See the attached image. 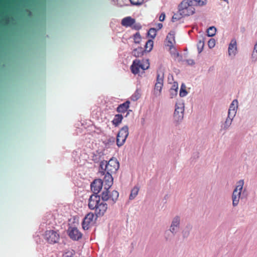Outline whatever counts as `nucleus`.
I'll return each instance as SVG.
<instances>
[{"label": "nucleus", "mask_w": 257, "mask_h": 257, "mask_svg": "<svg viewBox=\"0 0 257 257\" xmlns=\"http://www.w3.org/2000/svg\"><path fill=\"white\" fill-rule=\"evenodd\" d=\"M118 196V192L115 190H113L110 194L109 189H104L101 194V199L104 200V202L110 200L112 203H114L117 200Z\"/></svg>", "instance_id": "obj_8"}, {"label": "nucleus", "mask_w": 257, "mask_h": 257, "mask_svg": "<svg viewBox=\"0 0 257 257\" xmlns=\"http://www.w3.org/2000/svg\"><path fill=\"white\" fill-rule=\"evenodd\" d=\"M237 111H231V110H228V114H227V118H229L231 120H233L234 117H235Z\"/></svg>", "instance_id": "obj_35"}, {"label": "nucleus", "mask_w": 257, "mask_h": 257, "mask_svg": "<svg viewBox=\"0 0 257 257\" xmlns=\"http://www.w3.org/2000/svg\"><path fill=\"white\" fill-rule=\"evenodd\" d=\"M251 59L252 61L255 62L257 60V53H255L254 52H253L251 55Z\"/></svg>", "instance_id": "obj_42"}, {"label": "nucleus", "mask_w": 257, "mask_h": 257, "mask_svg": "<svg viewBox=\"0 0 257 257\" xmlns=\"http://www.w3.org/2000/svg\"><path fill=\"white\" fill-rule=\"evenodd\" d=\"M208 45L209 48H213L215 45V40L214 39L211 38L208 42Z\"/></svg>", "instance_id": "obj_38"}, {"label": "nucleus", "mask_w": 257, "mask_h": 257, "mask_svg": "<svg viewBox=\"0 0 257 257\" xmlns=\"http://www.w3.org/2000/svg\"><path fill=\"white\" fill-rule=\"evenodd\" d=\"M223 1H224V2H227V3H228V0H223Z\"/></svg>", "instance_id": "obj_48"}, {"label": "nucleus", "mask_w": 257, "mask_h": 257, "mask_svg": "<svg viewBox=\"0 0 257 257\" xmlns=\"http://www.w3.org/2000/svg\"><path fill=\"white\" fill-rule=\"evenodd\" d=\"M204 46V38H202V39L199 40L197 43V47L198 49V53L200 54L203 50Z\"/></svg>", "instance_id": "obj_28"}, {"label": "nucleus", "mask_w": 257, "mask_h": 257, "mask_svg": "<svg viewBox=\"0 0 257 257\" xmlns=\"http://www.w3.org/2000/svg\"><path fill=\"white\" fill-rule=\"evenodd\" d=\"M139 191V187L135 186L131 190V194L129 196V199L130 200L134 199L136 196L138 195Z\"/></svg>", "instance_id": "obj_25"}, {"label": "nucleus", "mask_w": 257, "mask_h": 257, "mask_svg": "<svg viewBox=\"0 0 257 257\" xmlns=\"http://www.w3.org/2000/svg\"><path fill=\"white\" fill-rule=\"evenodd\" d=\"M99 173L104 175L103 178V186L104 189H109L113 184V179L111 174L106 173L104 171H99Z\"/></svg>", "instance_id": "obj_11"}, {"label": "nucleus", "mask_w": 257, "mask_h": 257, "mask_svg": "<svg viewBox=\"0 0 257 257\" xmlns=\"http://www.w3.org/2000/svg\"><path fill=\"white\" fill-rule=\"evenodd\" d=\"M141 93L140 90H137L131 96V99L134 101H136L141 97Z\"/></svg>", "instance_id": "obj_33"}, {"label": "nucleus", "mask_w": 257, "mask_h": 257, "mask_svg": "<svg viewBox=\"0 0 257 257\" xmlns=\"http://www.w3.org/2000/svg\"><path fill=\"white\" fill-rule=\"evenodd\" d=\"M168 47H169V51H170V53L171 56H173L176 52H178L174 45H172V46Z\"/></svg>", "instance_id": "obj_37"}, {"label": "nucleus", "mask_w": 257, "mask_h": 257, "mask_svg": "<svg viewBox=\"0 0 257 257\" xmlns=\"http://www.w3.org/2000/svg\"><path fill=\"white\" fill-rule=\"evenodd\" d=\"M161 15H162V22H163V21L164 20V19H165V14H164V13H162Z\"/></svg>", "instance_id": "obj_45"}, {"label": "nucleus", "mask_w": 257, "mask_h": 257, "mask_svg": "<svg viewBox=\"0 0 257 257\" xmlns=\"http://www.w3.org/2000/svg\"><path fill=\"white\" fill-rule=\"evenodd\" d=\"M170 197V195L169 194H166V195H165L164 197V199L166 201Z\"/></svg>", "instance_id": "obj_44"}, {"label": "nucleus", "mask_w": 257, "mask_h": 257, "mask_svg": "<svg viewBox=\"0 0 257 257\" xmlns=\"http://www.w3.org/2000/svg\"><path fill=\"white\" fill-rule=\"evenodd\" d=\"M231 198L232 200V206L233 207L237 206L239 203L240 198L233 192H232Z\"/></svg>", "instance_id": "obj_29"}, {"label": "nucleus", "mask_w": 257, "mask_h": 257, "mask_svg": "<svg viewBox=\"0 0 257 257\" xmlns=\"http://www.w3.org/2000/svg\"><path fill=\"white\" fill-rule=\"evenodd\" d=\"M177 233H173L171 229L165 230L164 236L166 241H170Z\"/></svg>", "instance_id": "obj_23"}, {"label": "nucleus", "mask_w": 257, "mask_h": 257, "mask_svg": "<svg viewBox=\"0 0 257 257\" xmlns=\"http://www.w3.org/2000/svg\"><path fill=\"white\" fill-rule=\"evenodd\" d=\"M238 107V101L237 99H234L229 105L228 110L237 111Z\"/></svg>", "instance_id": "obj_27"}, {"label": "nucleus", "mask_w": 257, "mask_h": 257, "mask_svg": "<svg viewBox=\"0 0 257 257\" xmlns=\"http://www.w3.org/2000/svg\"><path fill=\"white\" fill-rule=\"evenodd\" d=\"M157 34V30L154 28L150 29L148 32V36L152 39H154Z\"/></svg>", "instance_id": "obj_34"}, {"label": "nucleus", "mask_w": 257, "mask_h": 257, "mask_svg": "<svg viewBox=\"0 0 257 257\" xmlns=\"http://www.w3.org/2000/svg\"><path fill=\"white\" fill-rule=\"evenodd\" d=\"M128 136V127L124 125L118 132L116 138V144L118 147L122 146Z\"/></svg>", "instance_id": "obj_6"}, {"label": "nucleus", "mask_w": 257, "mask_h": 257, "mask_svg": "<svg viewBox=\"0 0 257 257\" xmlns=\"http://www.w3.org/2000/svg\"><path fill=\"white\" fill-rule=\"evenodd\" d=\"M186 85L184 83H182L181 86L179 95L180 97H184L187 95L188 92L186 89Z\"/></svg>", "instance_id": "obj_31"}, {"label": "nucleus", "mask_w": 257, "mask_h": 257, "mask_svg": "<svg viewBox=\"0 0 257 257\" xmlns=\"http://www.w3.org/2000/svg\"><path fill=\"white\" fill-rule=\"evenodd\" d=\"M159 75H158L157 82L155 84L154 89V94L156 96H159L161 94V83L159 81Z\"/></svg>", "instance_id": "obj_24"}, {"label": "nucleus", "mask_w": 257, "mask_h": 257, "mask_svg": "<svg viewBox=\"0 0 257 257\" xmlns=\"http://www.w3.org/2000/svg\"><path fill=\"white\" fill-rule=\"evenodd\" d=\"M184 103L181 101L176 102L174 113V120L177 124H179L182 121L184 117Z\"/></svg>", "instance_id": "obj_5"}, {"label": "nucleus", "mask_w": 257, "mask_h": 257, "mask_svg": "<svg viewBox=\"0 0 257 257\" xmlns=\"http://www.w3.org/2000/svg\"><path fill=\"white\" fill-rule=\"evenodd\" d=\"M44 238L50 244L57 243L60 239L59 234L53 230H49L45 231Z\"/></svg>", "instance_id": "obj_7"}, {"label": "nucleus", "mask_w": 257, "mask_h": 257, "mask_svg": "<svg viewBox=\"0 0 257 257\" xmlns=\"http://www.w3.org/2000/svg\"><path fill=\"white\" fill-rule=\"evenodd\" d=\"M175 60H177L178 61L182 60V56L179 54L178 52H176L175 54L172 56Z\"/></svg>", "instance_id": "obj_40"}, {"label": "nucleus", "mask_w": 257, "mask_h": 257, "mask_svg": "<svg viewBox=\"0 0 257 257\" xmlns=\"http://www.w3.org/2000/svg\"><path fill=\"white\" fill-rule=\"evenodd\" d=\"M88 207L90 209L94 210L96 216L100 217L106 213L108 205L106 202L101 199L99 195L93 194L89 199Z\"/></svg>", "instance_id": "obj_1"}, {"label": "nucleus", "mask_w": 257, "mask_h": 257, "mask_svg": "<svg viewBox=\"0 0 257 257\" xmlns=\"http://www.w3.org/2000/svg\"><path fill=\"white\" fill-rule=\"evenodd\" d=\"M130 104V101H126L122 104H120L117 108V111L120 113L126 112L129 108Z\"/></svg>", "instance_id": "obj_18"}, {"label": "nucleus", "mask_w": 257, "mask_h": 257, "mask_svg": "<svg viewBox=\"0 0 257 257\" xmlns=\"http://www.w3.org/2000/svg\"><path fill=\"white\" fill-rule=\"evenodd\" d=\"M153 41L152 40H149L147 41L145 45V50L146 52H150L153 48Z\"/></svg>", "instance_id": "obj_32"}, {"label": "nucleus", "mask_w": 257, "mask_h": 257, "mask_svg": "<svg viewBox=\"0 0 257 257\" xmlns=\"http://www.w3.org/2000/svg\"><path fill=\"white\" fill-rule=\"evenodd\" d=\"M144 51L141 47H138L135 49L133 52V55L136 57H140L144 55Z\"/></svg>", "instance_id": "obj_26"}, {"label": "nucleus", "mask_w": 257, "mask_h": 257, "mask_svg": "<svg viewBox=\"0 0 257 257\" xmlns=\"http://www.w3.org/2000/svg\"><path fill=\"white\" fill-rule=\"evenodd\" d=\"M177 87L174 89V91H175V94H177Z\"/></svg>", "instance_id": "obj_47"}, {"label": "nucleus", "mask_w": 257, "mask_h": 257, "mask_svg": "<svg viewBox=\"0 0 257 257\" xmlns=\"http://www.w3.org/2000/svg\"><path fill=\"white\" fill-rule=\"evenodd\" d=\"M119 167V162L116 159L111 158L108 162L103 161L100 162V171L106 173L112 174L115 173Z\"/></svg>", "instance_id": "obj_2"}, {"label": "nucleus", "mask_w": 257, "mask_h": 257, "mask_svg": "<svg viewBox=\"0 0 257 257\" xmlns=\"http://www.w3.org/2000/svg\"><path fill=\"white\" fill-rule=\"evenodd\" d=\"M134 41L136 43H139L141 40V37L139 33H137L134 35Z\"/></svg>", "instance_id": "obj_39"}, {"label": "nucleus", "mask_w": 257, "mask_h": 257, "mask_svg": "<svg viewBox=\"0 0 257 257\" xmlns=\"http://www.w3.org/2000/svg\"><path fill=\"white\" fill-rule=\"evenodd\" d=\"M121 24L125 27H132L135 30H139L142 26L139 23H136L135 19L131 17H126L122 19Z\"/></svg>", "instance_id": "obj_9"}, {"label": "nucleus", "mask_w": 257, "mask_h": 257, "mask_svg": "<svg viewBox=\"0 0 257 257\" xmlns=\"http://www.w3.org/2000/svg\"><path fill=\"white\" fill-rule=\"evenodd\" d=\"M186 62L187 63V64L189 65H193L195 64V62L192 59H188V60H186Z\"/></svg>", "instance_id": "obj_43"}, {"label": "nucleus", "mask_w": 257, "mask_h": 257, "mask_svg": "<svg viewBox=\"0 0 257 257\" xmlns=\"http://www.w3.org/2000/svg\"><path fill=\"white\" fill-rule=\"evenodd\" d=\"M182 17H183L181 15H178V14H174V15L173 16L172 20V22H175L177 21V20H180Z\"/></svg>", "instance_id": "obj_41"}, {"label": "nucleus", "mask_w": 257, "mask_h": 257, "mask_svg": "<svg viewBox=\"0 0 257 257\" xmlns=\"http://www.w3.org/2000/svg\"><path fill=\"white\" fill-rule=\"evenodd\" d=\"M95 222L94 214L93 213H88L83 219L82 227L85 230H87Z\"/></svg>", "instance_id": "obj_10"}, {"label": "nucleus", "mask_w": 257, "mask_h": 257, "mask_svg": "<svg viewBox=\"0 0 257 257\" xmlns=\"http://www.w3.org/2000/svg\"><path fill=\"white\" fill-rule=\"evenodd\" d=\"M122 119L123 116L121 114H116L111 121L112 123L115 126H117L121 123Z\"/></svg>", "instance_id": "obj_19"}, {"label": "nucleus", "mask_w": 257, "mask_h": 257, "mask_svg": "<svg viewBox=\"0 0 257 257\" xmlns=\"http://www.w3.org/2000/svg\"><path fill=\"white\" fill-rule=\"evenodd\" d=\"M159 20H161V16L159 18Z\"/></svg>", "instance_id": "obj_49"}, {"label": "nucleus", "mask_w": 257, "mask_h": 257, "mask_svg": "<svg viewBox=\"0 0 257 257\" xmlns=\"http://www.w3.org/2000/svg\"><path fill=\"white\" fill-rule=\"evenodd\" d=\"M103 183L101 179H95L91 184V190L96 195L102 188Z\"/></svg>", "instance_id": "obj_14"}, {"label": "nucleus", "mask_w": 257, "mask_h": 257, "mask_svg": "<svg viewBox=\"0 0 257 257\" xmlns=\"http://www.w3.org/2000/svg\"><path fill=\"white\" fill-rule=\"evenodd\" d=\"M175 42V34L173 32H171L167 36L166 40L165 41V46H172Z\"/></svg>", "instance_id": "obj_17"}, {"label": "nucleus", "mask_w": 257, "mask_h": 257, "mask_svg": "<svg viewBox=\"0 0 257 257\" xmlns=\"http://www.w3.org/2000/svg\"><path fill=\"white\" fill-rule=\"evenodd\" d=\"M181 224V216L176 215L173 217L170 228L173 233H177L180 229Z\"/></svg>", "instance_id": "obj_12"}, {"label": "nucleus", "mask_w": 257, "mask_h": 257, "mask_svg": "<svg viewBox=\"0 0 257 257\" xmlns=\"http://www.w3.org/2000/svg\"><path fill=\"white\" fill-rule=\"evenodd\" d=\"M150 63L148 59H143L140 61L139 59L134 60L131 66L132 72L134 74H139L140 70L144 71L149 68Z\"/></svg>", "instance_id": "obj_3"}, {"label": "nucleus", "mask_w": 257, "mask_h": 257, "mask_svg": "<svg viewBox=\"0 0 257 257\" xmlns=\"http://www.w3.org/2000/svg\"><path fill=\"white\" fill-rule=\"evenodd\" d=\"M228 55L234 57L237 52V43L235 39H231L228 48Z\"/></svg>", "instance_id": "obj_13"}, {"label": "nucleus", "mask_w": 257, "mask_h": 257, "mask_svg": "<svg viewBox=\"0 0 257 257\" xmlns=\"http://www.w3.org/2000/svg\"><path fill=\"white\" fill-rule=\"evenodd\" d=\"M68 233L69 237L73 240H78L82 237L81 233L76 228L71 227L69 228Z\"/></svg>", "instance_id": "obj_15"}, {"label": "nucleus", "mask_w": 257, "mask_h": 257, "mask_svg": "<svg viewBox=\"0 0 257 257\" xmlns=\"http://www.w3.org/2000/svg\"><path fill=\"white\" fill-rule=\"evenodd\" d=\"M190 3L189 0H184L178 6V12L182 17L189 16L195 13V8Z\"/></svg>", "instance_id": "obj_4"}, {"label": "nucleus", "mask_w": 257, "mask_h": 257, "mask_svg": "<svg viewBox=\"0 0 257 257\" xmlns=\"http://www.w3.org/2000/svg\"><path fill=\"white\" fill-rule=\"evenodd\" d=\"M232 120L226 118L225 121L221 125L220 131H227L231 125Z\"/></svg>", "instance_id": "obj_21"}, {"label": "nucleus", "mask_w": 257, "mask_h": 257, "mask_svg": "<svg viewBox=\"0 0 257 257\" xmlns=\"http://www.w3.org/2000/svg\"><path fill=\"white\" fill-rule=\"evenodd\" d=\"M216 32V29L214 26L210 27L207 30V35L208 37H213L215 35Z\"/></svg>", "instance_id": "obj_30"}, {"label": "nucleus", "mask_w": 257, "mask_h": 257, "mask_svg": "<svg viewBox=\"0 0 257 257\" xmlns=\"http://www.w3.org/2000/svg\"><path fill=\"white\" fill-rule=\"evenodd\" d=\"M244 182L243 180H240L237 182L235 189L233 190V192L237 195L239 198H241V192L243 189V187Z\"/></svg>", "instance_id": "obj_16"}, {"label": "nucleus", "mask_w": 257, "mask_h": 257, "mask_svg": "<svg viewBox=\"0 0 257 257\" xmlns=\"http://www.w3.org/2000/svg\"><path fill=\"white\" fill-rule=\"evenodd\" d=\"M213 69H214L213 66H212V67H210L209 68V70H208L210 71H211V70H213Z\"/></svg>", "instance_id": "obj_46"}, {"label": "nucleus", "mask_w": 257, "mask_h": 257, "mask_svg": "<svg viewBox=\"0 0 257 257\" xmlns=\"http://www.w3.org/2000/svg\"><path fill=\"white\" fill-rule=\"evenodd\" d=\"M131 4L133 5L139 6L143 4L144 0H130Z\"/></svg>", "instance_id": "obj_36"}, {"label": "nucleus", "mask_w": 257, "mask_h": 257, "mask_svg": "<svg viewBox=\"0 0 257 257\" xmlns=\"http://www.w3.org/2000/svg\"><path fill=\"white\" fill-rule=\"evenodd\" d=\"M190 4L194 6L202 7L205 6L207 4V0H189Z\"/></svg>", "instance_id": "obj_20"}, {"label": "nucleus", "mask_w": 257, "mask_h": 257, "mask_svg": "<svg viewBox=\"0 0 257 257\" xmlns=\"http://www.w3.org/2000/svg\"><path fill=\"white\" fill-rule=\"evenodd\" d=\"M192 228V227L190 224H187L185 226L182 232L183 238H186L189 236Z\"/></svg>", "instance_id": "obj_22"}]
</instances>
